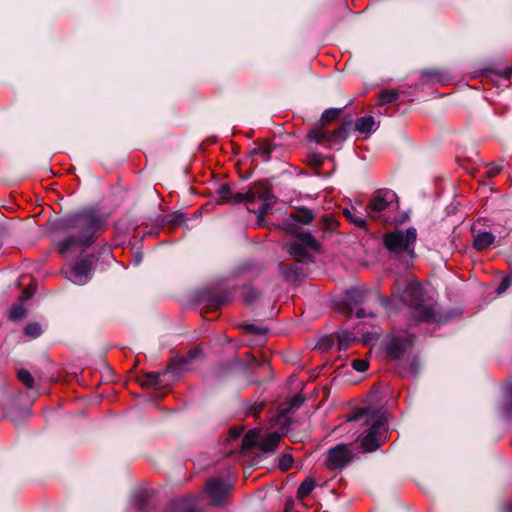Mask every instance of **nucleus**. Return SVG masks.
Instances as JSON below:
<instances>
[{"mask_svg":"<svg viewBox=\"0 0 512 512\" xmlns=\"http://www.w3.org/2000/svg\"><path fill=\"white\" fill-rule=\"evenodd\" d=\"M56 227L66 233L57 245L59 252L65 254L75 248L90 246L104 229V220L94 210H83L60 219Z\"/></svg>","mask_w":512,"mask_h":512,"instance_id":"1","label":"nucleus"},{"mask_svg":"<svg viewBox=\"0 0 512 512\" xmlns=\"http://www.w3.org/2000/svg\"><path fill=\"white\" fill-rule=\"evenodd\" d=\"M394 295L413 309L419 321L434 323L438 315L433 304H426L421 285L412 278L398 279L395 283Z\"/></svg>","mask_w":512,"mask_h":512,"instance_id":"2","label":"nucleus"},{"mask_svg":"<svg viewBox=\"0 0 512 512\" xmlns=\"http://www.w3.org/2000/svg\"><path fill=\"white\" fill-rule=\"evenodd\" d=\"M361 420L366 427L361 433V448L365 452L374 451L384 442L383 434L387 430L385 415L380 410L366 408L349 417V421Z\"/></svg>","mask_w":512,"mask_h":512,"instance_id":"3","label":"nucleus"},{"mask_svg":"<svg viewBox=\"0 0 512 512\" xmlns=\"http://www.w3.org/2000/svg\"><path fill=\"white\" fill-rule=\"evenodd\" d=\"M416 239L417 232L415 228L395 230L383 236V245L390 254L407 253L410 257H414Z\"/></svg>","mask_w":512,"mask_h":512,"instance_id":"4","label":"nucleus"},{"mask_svg":"<svg viewBox=\"0 0 512 512\" xmlns=\"http://www.w3.org/2000/svg\"><path fill=\"white\" fill-rule=\"evenodd\" d=\"M396 206L397 195L390 189H379L373 193L364 211L371 219L380 220L382 212L393 210Z\"/></svg>","mask_w":512,"mask_h":512,"instance_id":"5","label":"nucleus"},{"mask_svg":"<svg viewBox=\"0 0 512 512\" xmlns=\"http://www.w3.org/2000/svg\"><path fill=\"white\" fill-rule=\"evenodd\" d=\"M317 241L309 232H301L288 246L289 254L298 262H304L309 258V250L316 249Z\"/></svg>","mask_w":512,"mask_h":512,"instance_id":"6","label":"nucleus"},{"mask_svg":"<svg viewBox=\"0 0 512 512\" xmlns=\"http://www.w3.org/2000/svg\"><path fill=\"white\" fill-rule=\"evenodd\" d=\"M354 458V454L345 444H338L327 452L325 465L329 470H342Z\"/></svg>","mask_w":512,"mask_h":512,"instance_id":"7","label":"nucleus"},{"mask_svg":"<svg viewBox=\"0 0 512 512\" xmlns=\"http://www.w3.org/2000/svg\"><path fill=\"white\" fill-rule=\"evenodd\" d=\"M347 135L348 129L344 125L332 132H328L322 126H319L311 129L308 137L318 144L330 143L335 145L341 144L347 138Z\"/></svg>","mask_w":512,"mask_h":512,"instance_id":"8","label":"nucleus"},{"mask_svg":"<svg viewBox=\"0 0 512 512\" xmlns=\"http://www.w3.org/2000/svg\"><path fill=\"white\" fill-rule=\"evenodd\" d=\"M256 200H261L262 204L257 211L252 210L250 207L248 210L257 214L258 225L261 226L265 217L271 212L272 206L275 203V196L271 189L263 184H257Z\"/></svg>","mask_w":512,"mask_h":512,"instance_id":"9","label":"nucleus"},{"mask_svg":"<svg viewBox=\"0 0 512 512\" xmlns=\"http://www.w3.org/2000/svg\"><path fill=\"white\" fill-rule=\"evenodd\" d=\"M412 336L405 332L403 335H393L386 343V352L390 359H400L412 345Z\"/></svg>","mask_w":512,"mask_h":512,"instance_id":"10","label":"nucleus"},{"mask_svg":"<svg viewBox=\"0 0 512 512\" xmlns=\"http://www.w3.org/2000/svg\"><path fill=\"white\" fill-rule=\"evenodd\" d=\"M232 485L220 478H211L205 486V493L214 505H220L227 497Z\"/></svg>","mask_w":512,"mask_h":512,"instance_id":"11","label":"nucleus"},{"mask_svg":"<svg viewBox=\"0 0 512 512\" xmlns=\"http://www.w3.org/2000/svg\"><path fill=\"white\" fill-rule=\"evenodd\" d=\"M92 261L85 259L75 262L67 271L66 278L78 285L87 283L90 279Z\"/></svg>","mask_w":512,"mask_h":512,"instance_id":"12","label":"nucleus"},{"mask_svg":"<svg viewBox=\"0 0 512 512\" xmlns=\"http://www.w3.org/2000/svg\"><path fill=\"white\" fill-rule=\"evenodd\" d=\"M201 357V348L195 347L188 352L186 357H179L174 359L171 365L168 367V371L173 372L174 370L183 371L191 369L193 361Z\"/></svg>","mask_w":512,"mask_h":512,"instance_id":"13","label":"nucleus"},{"mask_svg":"<svg viewBox=\"0 0 512 512\" xmlns=\"http://www.w3.org/2000/svg\"><path fill=\"white\" fill-rule=\"evenodd\" d=\"M279 441H280V436L278 433H275V432L269 433L263 437H260L258 447L263 452H271L277 447Z\"/></svg>","mask_w":512,"mask_h":512,"instance_id":"14","label":"nucleus"},{"mask_svg":"<svg viewBox=\"0 0 512 512\" xmlns=\"http://www.w3.org/2000/svg\"><path fill=\"white\" fill-rule=\"evenodd\" d=\"M495 240V236L490 232L478 233L473 241V247L478 251H483L490 247Z\"/></svg>","mask_w":512,"mask_h":512,"instance_id":"15","label":"nucleus"},{"mask_svg":"<svg viewBox=\"0 0 512 512\" xmlns=\"http://www.w3.org/2000/svg\"><path fill=\"white\" fill-rule=\"evenodd\" d=\"M344 216L358 227H364L366 224L365 217L367 216L364 212H359L356 207L345 208L343 210Z\"/></svg>","mask_w":512,"mask_h":512,"instance_id":"16","label":"nucleus"},{"mask_svg":"<svg viewBox=\"0 0 512 512\" xmlns=\"http://www.w3.org/2000/svg\"><path fill=\"white\" fill-rule=\"evenodd\" d=\"M260 437V431L250 430L242 439V449L246 451L259 446Z\"/></svg>","mask_w":512,"mask_h":512,"instance_id":"17","label":"nucleus"},{"mask_svg":"<svg viewBox=\"0 0 512 512\" xmlns=\"http://www.w3.org/2000/svg\"><path fill=\"white\" fill-rule=\"evenodd\" d=\"M375 126V120L372 116L360 117L355 122V128L360 133H370Z\"/></svg>","mask_w":512,"mask_h":512,"instance_id":"18","label":"nucleus"},{"mask_svg":"<svg viewBox=\"0 0 512 512\" xmlns=\"http://www.w3.org/2000/svg\"><path fill=\"white\" fill-rule=\"evenodd\" d=\"M256 192H257V184L250 187V189L245 193H236L233 196V203H241L245 202L247 204H251L256 200Z\"/></svg>","mask_w":512,"mask_h":512,"instance_id":"19","label":"nucleus"},{"mask_svg":"<svg viewBox=\"0 0 512 512\" xmlns=\"http://www.w3.org/2000/svg\"><path fill=\"white\" fill-rule=\"evenodd\" d=\"M315 481L314 479L308 477L306 478L299 486L297 490V497L299 499H304L307 497L314 489Z\"/></svg>","mask_w":512,"mask_h":512,"instance_id":"20","label":"nucleus"},{"mask_svg":"<svg viewBox=\"0 0 512 512\" xmlns=\"http://www.w3.org/2000/svg\"><path fill=\"white\" fill-rule=\"evenodd\" d=\"M283 275L289 281H296L302 275V271L297 265H287L283 267Z\"/></svg>","mask_w":512,"mask_h":512,"instance_id":"21","label":"nucleus"},{"mask_svg":"<svg viewBox=\"0 0 512 512\" xmlns=\"http://www.w3.org/2000/svg\"><path fill=\"white\" fill-rule=\"evenodd\" d=\"M293 219L303 224H309L313 220V213L306 208H301L298 210L297 214L292 215Z\"/></svg>","mask_w":512,"mask_h":512,"instance_id":"22","label":"nucleus"},{"mask_svg":"<svg viewBox=\"0 0 512 512\" xmlns=\"http://www.w3.org/2000/svg\"><path fill=\"white\" fill-rule=\"evenodd\" d=\"M378 99L381 105L392 103L398 99V92L395 90L382 91L379 94Z\"/></svg>","mask_w":512,"mask_h":512,"instance_id":"23","label":"nucleus"},{"mask_svg":"<svg viewBox=\"0 0 512 512\" xmlns=\"http://www.w3.org/2000/svg\"><path fill=\"white\" fill-rule=\"evenodd\" d=\"M365 299V295L362 291L357 289H351L346 293V300L349 303L359 304Z\"/></svg>","mask_w":512,"mask_h":512,"instance_id":"24","label":"nucleus"},{"mask_svg":"<svg viewBox=\"0 0 512 512\" xmlns=\"http://www.w3.org/2000/svg\"><path fill=\"white\" fill-rule=\"evenodd\" d=\"M26 315V309L22 304H15L11 307L9 317L13 321L21 320Z\"/></svg>","mask_w":512,"mask_h":512,"instance_id":"25","label":"nucleus"},{"mask_svg":"<svg viewBox=\"0 0 512 512\" xmlns=\"http://www.w3.org/2000/svg\"><path fill=\"white\" fill-rule=\"evenodd\" d=\"M17 378L20 382H22L27 388H32L34 384V379L31 373L28 370L20 369L17 373Z\"/></svg>","mask_w":512,"mask_h":512,"instance_id":"26","label":"nucleus"},{"mask_svg":"<svg viewBox=\"0 0 512 512\" xmlns=\"http://www.w3.org/2000/svg\"><path fill=\"white\" fill-rule=\"evenodd\" d=\"M341 113V109H327L321 116L322 124H327L334 121Z\"/></svg>","mask_w":512,"mask_h":512,"instance_id":"27","label":"nucleus"},{"mask_svg":"<svg viewBox=\"0 0 512 512\" xmlns=\"http://www.w3.org/2000/svg\"><path fill=\"white\" fill-rule=\"evenodd\" d=\"M25 335L36 338L42 333L41 326L38 323H29L24 329Z\"/></svg>","mask_w":512,"mask_h":512,"instance_id":"28","label":"nucleus"},{"mask_svg":"<svg viewBox=\"0 0 512 512\" xmlns=\"http://www.w3.org/2000/svg\"><path fill=\"white\" fill-rule=\"evenodd\" d=\"M351 365L358 372H364L368 368V362L363 359L353 360Z\"/></svg>","mask_w":512,"mask_h":512,"instance_id":"29","label":"nucleus"},{"mask_svg":"<svg viewBox=\"0 0 512 512\" xmlns=\"http://www.w3.org/2000/svg\"><path fill=\"white\" fill-rule=\"evenodd\" d=\"M244 328L252 333V334H257V335H261V334H264L266 332V329L262 326H258V325H255V324H246L244 325Z\"/></svg>","mask_w":512,"mask_h":512,"instance_id":"30","label":"nucleus"},{"mask_svg":"<svg viewBox=\"0 0 512 512\" xmlns=\"http://www.w3.org/2000/svg\"><path fill=\"white\" fill-rule=\"evenodd\" d=\"M293 464V459L290 455H283L279 461V466L282 470H288Z\"/></svg>","mask_w":512,"mask_h":512,"instance_id":"31","label":"nucleus"},{"mask_svg":"<svg viewBox=\"0 0 512 512\" xmlns=\"http://www.w3.org/2000/svg\"><path fill=\"white\" fill-rule=\"evenodd\" d=\"M510 284H511V279L509 277L504 278L501 281V283L499 284V286L497 287V294L504 293L509 288Z\"/></svg>","mask_w":512,"mask_h":512,"instance_id":"32","label":"nucleus"},{"mask_svg":"<svg viewBox=\"0 0 512 512\" xmlns=\"http://www.w3.org/2000/svg\"><path fill=\"white\" fill-rule=\"evenodd\" d=\"M33 295V291L31 288H25L23 291H22V294L20 296V299L22 301L24 300H28L29 298H31Z\"/></svg>","mask_w":512,"mask_h":512,"instance_id":"33","label":"nucleus"},{"mask_svg":"<svg viewBox=\"0 0 512 512\" xmlns=\"http://www.w3.org/2000/svg\"><path fill=\"white\" fill-rule=\"evenodd\" d=\"M158 378H159V374H150V375H148L147 383H149L151 385H157Z\"/></svg>","mask_w":512,"mask_h":512,"instance_id":"34","label":"nucleus"},{"mask_svg":"<svg viewBox=\"0 0 512 512\" xmlns=\"http://www.w3.org/2000/svg\"><path fill=\"white\" fill-rule=\"evenodd\" d=\"M355 315H356V317H357V318H364V317H366V316H367V313L365 312V310H364V309L360 308V309H358V310L356 311V314H355ZM368 316H373V313H371V312H370V313H368Z\"/></svg>","mask_w":512,"mask_h":512,"instance_id":"35","label":"nucleus"},{"mask_svg":"<svg viewBox=\"0 0 512 512\" xmlns=\"http://www.w3.org/2000/svg\"><path fill=\"white\" fill-rule=\"evenodd\" d=\"M230 192V189L228 186L226 185H223L220 187V194L222 196V198H226V195Z\"/></svg>","mask_w":512,"mask_h":512,"instance_id":"36","label":"nucleus"},{"mask_svg":"<svg viewBox=\"0 0 512 512\" xmlns=\"http://www.w3.org/2000/svg\"><path fill=\"white\" fill-rule=\"evenodd\" d=\"M240 435H241V430H237V429H231V430H230V437H231L232 439H236V438H238Z\"/></svg>","mask_w":512,"mask_h":512,"instance_id":"37","label":"nucleus"},{"mask_svg":"<svg viewBox=\"0 0 512 512\" xmlns=\"http://www.w3.org/2000/svg\"><path fill=\"white\" fill-rule=\"evenodd\" d=\"M499 173V169L498 168H491L488 170L487 174L489 177H494L495 175H497Z\"/></svg>","mask_w":512,"mask_h":512,"instance_id":"38","label":"nucleus"},{"mask_svg":"<svg viewBox=\"0 0 512 512\" xmlns=\"http://www.w3.org/2000/svg\"><path fill=\"white\" fill-rule=\"evenodd\" d=\"M250 294V296L245 297V301L248 303L252 302L256 298L255 292L250 291Z\"/></svg>","mask_w":512,"mask_h":512,"instance_id":"39","label":"nucleus"},{"mask_svg":"<svg viewBox=\"0 0 512 512\" xmlns=\"http://www.w3.org/2000/svg\"><path fill=\"white\" fill-rule=\"evenodd\" d=\"M323 221H324L325 226L329 227L331 222H332V219L330 217H328V216H325L323 218Z\"/></svg>","mask_w":512,"mask_h":512,"instance_id":"40","label":"nucleus"},{"mask_svg":"<svg viewBox=\"0 0 512 512\" xmlns=\"http://www.w3.org/2000/svg\"><path fill=\"white\" fill-rule=\"evenodd\" d=\"M260 152L263 153L264 155H266V154H268L269 151L265 148H259L258 150H254L255 154H258Z\"/></svg>","mask_w":512,"mask_h":512,"instance_id":"41","label":"nucleus"},{"mask_svg":"<svg viewBox=\"0 0 512 512\" xmlns=\"http://www.w3.org/2000/svg\"><path fill=\"white\" fill-rule=\"evenodd\" d=\"M300 404H301V401H300L298 398H295V399L293 400L292 406H293V407H299V406H300Z\"/></svg>","mask_w":512,"mask_h":512,"instance_id":"42","label":"nucleus"},{"mask_svg":"<svg viewBox=\"0 0 512 512\" xmlns=\"http://www.w3.org/2000/svg\"><path fill=\"white\" fill-rule=\"evenodd\" d=\"M186 512H200L197 508H195L194 506H191L189 507Z\"/></svg>","mask_w":512,"mask_h":512,"instance_id":"43","label":"nucleus"},{"mask_svg":"<svg viewBox=\"0 0 512 512\" xmlns=\"http://www.w3.org/2000/svg\"><path fill=\"white\" fill-rule=\"evenodd\" d=\"M511 397H512V395H511Z\"/></svg>","mask_w":512,"mask_h":512,"instance_id":"44","label":"nucleus"}]
</instances>
